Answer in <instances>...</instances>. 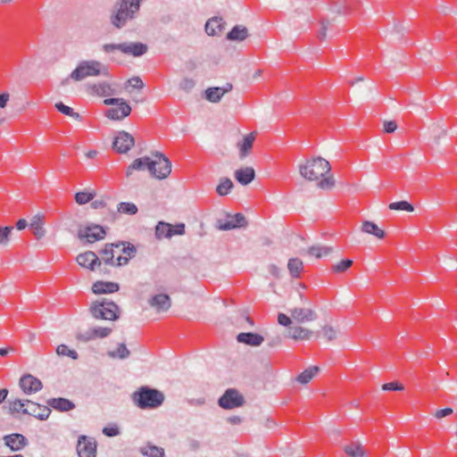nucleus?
<instances>
[{"instance_id":"obj_1","label":"nucleus","mask_w":457,"mask_h":457,"mask_svg":"<svg viewBox=\"0 0 457 457\" xmlns=\"http://www.w3.org/2000/svg\"><path fill=\"white\" fill-rule=\"evenodd\" d=\"M299 173L306 180L318 181V187L323 190H329L335 186L333 177L324 176L330 170L329 162L321 157H313L299 164Z\"/></svg>"},{"instance_id":"obj_2","label":"nucleus","mask_w":457,"mask_h":457,"mask_svg":"<svg viewBox=\"0 0 457 457\" xmlns=\"http://www.w3.org/2000/svg\"><path fill=\"white\" fill-rule=\"evenodd\" d=\"M138 11L137 2L131 3L129 0H116L112 8L110 22L114 28L120 29L129 21L136 19Z\"/></svg>"},{"instance_id":"obj_3","label":"nucleus","mask_w":457,"mask_h":457,"mask_svg":"<svg viewBox=\"0 0 457 457\" xmlns=\"http://www.w3.org/2000/svg\"><path fill=\"white\" fill-rule=\"evenodd\" d=\"M132 400L140 409H154L162 405L164 395L157 389L141 386L132 394Z\"/></svg>"},{"instance_id":"obj_4","label":"nucleus","mask_w":457,"mask_h":457,"mask_svg":"<svg viewBox=\"0 0 457 457\" xmlns=\"http://www.w3.org/2000/svg\"><path fill=\"white\" fill-rule=\"evenodd\" d=\"M106 68L98 61H83L71 73L70 78L80 81L87 77L106 74Z\"/></svg>"},{"instance_id":"obj_5","label":"nucleus","mask_w":457,"mask_h":457,"mask_svg":"<svg viewBox=\"0 0 457 457\" xmlns=\"http://www.w3.org/2000/svg\"><path fill=\"white\" fill-rule=\"evenodd\" d=\"M118 306L113 302H95L90 307L92 316L96 320H115L118 319Z\"/></svg>"},{"instance_id":"obj_6","label":"nucleus","mask_w":457,"mask_h":457,"mask_svg":"<svg viewBox=\"0 0 457 457\" xmlns=\"http://www.w3.org/2000/svg\"><path fill=\"white\" fill-rule=\"evenodd\" d=\"M244 403V396L235 388L227 389L218 400L219 406L225 410L238 408Z\"/></svg>"},{"instance_id":"obj_7","label":"nucleus","mask_w":457,"mask_h":457,"mask_svg":"<svg viewBox=\"0 0 457 457\" xmlns=\"http://www.w3.org/2000/svg\"><path fill=\"white\" fill-rule=\"evenodd\" d=\"M153 162H155L154 170H151V175L159 179L167 178L171 172V162L162 153L155 151L153 153Z\"/></svg>"},{"instance_id":"obj_8","label":"nucleus","mask_w":457,"mask_h":457,"mask_svg":"<svg viewBox=\"0 0 457 457\" xmlns=\"http://www.w3.org/2000/svg\"><path fill=\"white\" fill-rule=\"evenodd\" d=\"M96 447L95 438L85 435L79 436L76 447L79 457H96Z\"/></svg>"},{"instance_id":"obj_9","label":"nucleus","mask_w":457,"mask_h":457,"mask_svg":"<svg viewBox=\"0 0 457 457\" xmlns=\"http://www.w3.org/2000/svg\"><path fill=\"white\" fill-rule=\"evenodd\" d=\"M247 225L245 217L242 213L228 215L225 220H218L216 228L220 230H231L245 228Z\"/></svg>"},{"instance_id":"obj_10","label":"nucleus","mask_w":457,"mask_h":457,"mask_svg":"<svg viewBox=\"0 0 457 457\" xmlns=\"http://www.w3.org/2000/svg\"><path fill=\"white\" fill-rule=\"evenodd\" d=\"M106 232L100 225L90 224L85 228H80L78 231L79 238H86L88 243H94L104 237Z\"/></svg>"},{"instance_id":"obj_11","label":"nucleus","mask_w":457,"mask_h":457,"mask_svg":"<svg viewBox=\"0 0 457 457\" xmlns=\"http://www.w3.org/2000/svg\"><path fill=\"white\" fill-rule=\"evenodd\" d=\"M135 140L132 135L129 132L121 130L119 131L114 137L112 146L120 154L128 153L134 145Z\"/></svg>"},{"instance_id":"obj_12","label":"nucleus","mask_w":457,"mask_h":457,"mask_svg":"<svg viewBox=\"0 0 457 457\" xmlns=\"http://www.w3.org/2000/svg\"><path fill=\"white\" fill-rule=\"evenodd\" d=\"M19 386L26 395H33L43 387L42 382L31 374L23 375L19 381Z\"/></svg>"},{"instance_id":"obj_13","label":"nucleus","mask_w":457,"mask_h":457,"mask_svg":"<svg viewBox=\"0 0 457 457\" xmlns=\"http://www.w3.org/2000/svg\"><path fill=\"white\" fill-rule=\"evenodd\" d=\"M51 413V409L45 405H40L32 401H28L24 414L33 416L40 420H46L48 419Z\"/></svg>"},{"instance_id":"obj_14","label":"nucleus","mask_w":457,"mask_h":457,"mask_svg":"<svg viewBox=\"0 0 457 457\" xmlns=\"http://www.w3.org/2000/svg\"><path fill=\"white\" fill-rule=\"evenodd\" d=\"M148 50V46L141 42H123L120 43V52L134 57L144 55Z\"/></svg>"},{"instance_id":"obj_15","label":"nucleus","mask_w":457,"mask_h":457,"mask_svg":"<svg viewBox=\"0 0 457 457\" xmlns=\"http://www.w3.org/2000/svg\"><path fill=\"white\" fill-rule=\"evenodd\" d=\"M148 304L157 312H165L171 306V301L166 294H157L148 299Z\"/></svg>"},{"instance_id":"obj_16","label":"nucleus","mask_w":457,"mask_h":457,"mask_svg":"<svg viewBox=\"0 0 457 457\" xmlns=\"http://www.w3.org/2000/svg\"><path fill=\"white\" fill-rule=\"evenodd\" d=\"M226 21L222 17L214 16L210 18L205 23V32L209 36H220L226 29Z\"/></svg>"},{"instance_id":"obj_17","label":"nucleus","mask_w":457,"mask_h":457,"mask_svg":"<svg viewBox=\"0 0 457 457\" xmlns=\"http://www.w3.org/2000/svg\"><path fill=\"white\" fill-rule=\"evenodd\" d=\"M292 319L297 323H306L317 319L315 311L310 308L295 307L290 311Z\"/></svg>"},{"instance_id":"obj_18","label":"nucleus","mask_w":457,"mask_h":457,"mask_svg":"<svg viewBox=\"0 0 457 457\" xmlns=\"http://www.w3.org/2000/svg\"><path fill=\"white\" fill-rule=\"evenodd\" d=\"M130 112L131 107L125 100L123 104H118L117 107L108 109L105 112V116L112 120H121L128 117Z\"/></svg>"},{"instance_id":"obj_19","label":"nucleus","mask_w":457,"mask_h":457,"mask_svg":"<svg viewBox=\"0 0 457 457\" xmlns=\"http://www.w3.org/2000/svg\"><path fill=\"white\" fill-rule=\"evenodd\" d=\"M77 262L84 268H87L90 270H95L96 266L101 265V262L97 255L92 252L87 251L84 253H80L77 256Z\"/></svg>"},{"instance_id":"obj_20","label":"nucleus","mask_w":457,"mask_h":457,"mask_svg":"<svg viewBox=\"0 0 457 457\" xmlns=\"http://www.w3.org/2000/svg\"><path fill=\"white\" fill-rule=\"evenodd\" d=\"M4 442L12 451H19L28 445V439L21 434H11L4 436Z\"/></svg>"},{"instance_id":"obj_21","label":"nucleus","mask_w":457,"mask_h":457,"mask_svg":"<svg viewBox=\"0 0 457 457\" xmlns=\"http://www.w3.org/2000/svg\"><path fill=\"white\" fill-rule=\"evenodd\" d=\"M155 162L147 156L137 158L128 167L126 175L129 177L133 170H148L150 172L154 170Z\"/></svg>"},{"instance_id":"obj_22","label":"nucleus","mask_w":457,"mask_h":457,"mask_svg":"<svg viewBox=\"0 0 457 457\" xmlns=\"http://www.w3.org/2000/svg\"><path fill=\"white\" fill-rule=\"evenodd\" d=\"M237 340L247 345L259 346L263 343L264 337L256 333L243 332L237 336Z\"/></svg>"},{"instance_id":"obj_23","label":"nucleus","mask_w":457,"mask_h":457,"mask_svg":"<svg viewBox=\"0 0 457 457\" xmlns=\"http://www.w3.org/2000/svg\"><path fill=\"white\" fill-rule=\"evenodd\" d=\"M255 178V171L252 167H244L235 171V179L243 186L250 184Z\"/></svg>"},{"instance_id":"obj_24","label":"nucleus","mask_w":457,"mask_h":457,"mask_svg":"<svg viewBox=\"0 0 457 457\" xmlns=\"http://www.w3.org/2000/svg\"><path fill=\"white\" fill-rule=\"evenodd\" d=\"M119 288L120 287L117 283L106 281H96L92 286V291L96 295L114 293L117 292Z\"/></svg>"},{"instance_id":"obj_25","label":"nucleus","mask_w":457,"mask_h":457,"mask_svg":"<svg viewBox=\"0 0 457 457\" xmlns=\"http://www.w3.org/2000/svg\"><path fill=\"white\" fill-rule=\"evenodd\" d=\"M47 404L59 411H69L75 408V404L69 399L58 397L47 400Z\"/></svg>"},{"instance_id":"obj_26","label":"nucleus","mask_w":457,"mask_h":457,"mask_svg":"<svg viewBox=\"0 0 457 457\" xmlns=\"http://www.w3.org/2000/svg\"><path fill=\"white\" fill-rule=\"evenodd\" d=\"M312 331L299 326L289 327L287 337L295 340H308L312 336Z\"/></svg>"},{"instance_id":"obj_27","label":"nucleus","mask_w":457,"mask_h":457,"mask_svg":"<svg viewBox=\"0 0 457 457\" xmlns=\"http://www.w3.org/2000/svg\"><path fill=\"white\" fill-rule=\"evenodd\" d=\"M138 452L145 457H165L164 449L151 443L139 447Z\"/></svg>"},{"instance_id":"obj_28","label":"nucleus","mask_w":457,"mask_h":457,"mask_svg":"<svg viewBox=\"0 0 457 457\" xmlns=\"http://www.w3.org/2000/svg\"><path fill=\"white\" fill-rule=\"evenodd\" d=\"M255 139V134L250 133L246 135L242 142L237 144L239 148V159L244 160L249 154L253 147Z\"/></svg>"},{"instance_id":"obj_29","label":"nucleus","mask_w":457,"mask_h":457,"mask_svg":"<svg viewBox=\"0 0 457 457\" xmlns=\"http://www.w3.org/2000/svg\"><path fill=\"white\" fill-rule=\"evenodd\" d=\"M249 36L248 29L243 25H236L227 34V39L230 41H243Z\"/></svg>"},{"instance_id":"obj_30","label":"nucleus","mask_w":457,"mask_h":457,"mask_svg":"<svg viewBox=\"0 0 457 457\" xmlns=\"http://www.w3.org/2000/svg\"><path fill=\"white\" fill-rule=\"evenodd\" d=\"M29 228H31L34 236L40 239L46 235V229L43 227V217L39 214H37L32 217L30 220V222L29 224Z\"/></svg>"},{"instance_id":"obj_31","label":"nucleus","mask_w":457,"mask_h":457,"mask_svg":"<svg viewBox=\"0 0 457 457\" xmlns=\"http://www.w3.org/2000/svg\"><path fill=\"white\" fill-rule=\"evenodd\" d=\"M333 252V248L330 246H322V245H312L307 250H301V254H309L310 256H314L316 258H321L323 256L328 255Z\"/></svg>"},{"instance_id":"obj_32","label":"nucleus","mask_w":457,"mask_h":457,"mask_svg":"<svg viewBox=\"0 0 457 457\" xmlns=\"http://www.w3.org/2000/svg\"><path fill=\"white\" fill-rule=\"evenodd\" d=\"M344 452L350 457H365L367 455L361 442H353L344 446Z\"/></svg>"},{"instance_id":"obj_33","label":"nucleus","mask_w":457,"mask_h":457,"mask_svg":"<svg viewBox=\"0 0 457 457\" xmlns=\"http://www.w3.org/2000/svg\"><path fill=\"white\" fill-rule=\"evenodd\" d=\"M122 242L116 244H106L104 248L101 251L102 260L105 264L114 266V253L113 247L119 248Z\"/></svg>"},{"instance_id":"obj_34","label":"nucleus","mask_w":457,"mask_h":457,"mask_svg":"<svg viewBox=\"0 0 457 457\" xmlns=\"http://www.w3.org/2000/svg\"><path fill=\"white\" fill-rule=\"evenodd\" d=\"M361 231L366 234L373 235L377 238H383L385 237V231L379 228L374 222L365 220L361 226Z\"/></svg>"},{"instance_id":"obj_35","label":"nucleus","mask_w":457,"mask_h":457,"mask_svg":"<svg viewBox=\"0 0 457 457\" xmlns=\"http://www.w3.org/2000/svg\"><path fill=\"white\" fill-rule=\"evenodd\" d=\"M155 237L158 239L171 237V224L159 221L155 227Z\"/></svg>"},{"instance_id":"obj_36","label":"nucleus","mask_w":457,"mask_h":457,"mask_svg":"<svg viewBox=\"0 0 457 457\" xmlns=\"http://www.w3.org/2000/svg\"><path fill=\"white\" fill-rule=\"evenodd\" d=\"M29 400H21V399H14V400H8V409L9 412L11 414L15 413H23L24 410H26L27 403Z\"/></svg>"},{"instance_id":"obj_37","label":"nucleus","mask_w":457,"mask_h":457,"mask_svg":"<svg viewBox=\"0 0 457 457\" xmlns=\"http://www.w3.org/2000/svg\"><path fill=\"white\" fill-rule=\"evenodd\" d=\"M287 269L293 278H299L303 269V262L298 258H291L287 262Z\"/></svg>"},{"instance_id":"obj_38","label":"nucleus","mask_w":457,"mask_h":457,"mask_svg":"<svg viewBox=\"0 0 457 457\" xmlns=\"http://www.w3.org/2000/svg\"><path fill=\"white\" fill-rule=\"evenodd\" d=\"M319 370H320L319 367H317V366H311L308 369H306L305 370H303L297 377L296 379L301 384H307V383H309L311 381V379L312 378H314L318 374Z\"/></svg>"},{"instance_id":"obj_39","label":"nucleus","mask_w":457,"mask_h":457,"mask_svg":"<svg viewBox=\"0 0 457 457\" xmlns=\"http://www.w3.org/2000/svg\"><path fill=\"white\" fill-rule=\"evenodd\" d=\"M93 90L95 93L101 96H112L114 95V89L112 86L107 82H101L98 84H95L93 86Z\"/></svg>"},{"instance_id":"obj_40","label":"nucleus","mask_w":457,"mask_h":457,"mask_svg":"<svg viewBox=\"0 0 457 457\" xmlns=\"http://www.w3.org/2000/svg\"><path fill=\"white\" fill-rule=\"evenodd\" d=\"M223 96L220 87H209L205 90V98L211 103H219Z\"/></svg>"},{"instance_id":"obj_41","label":"nucleus","mask_w":457,"mask_h":457,"mask_svg":"<svg viewBox=\"0 0 457 457\" xmlns=\"http://www.w3.org/2000/svg\"><path fill=\"white\" fill-rule=\"evenodd\" d=\"M233 187V182L228 178H223L220 179V184L216 187V192L220 195H228Z\"/></svg>"},{"instance_id":"obj_42","label":"nucleus","mask_w":457,"mask_h":457,"mask_svg":"<svg viewBox=\"0 0 457 457\" xmlns=\"http://www.w3.org/2000/svg\"><path fill=\"white\" fill-rule=\"evenodd\" d=\"M117 211L120 213L134 215L137 212L138 209L137 205L133 203L121 202L117 205Z\"/></svg>"},{"instance_id":"obj_43","label":"nucleus","mask_w":457,"mask_h":457,"mask_svg":"<svg viewBox=\"0 0 457 457\" xmlns=\"http://www.w3.org/2000/svg\"><path fill=\"white\" fill-rule=\"evenodd\" d=\"M431 131L435 135L434 140L436 144L439 143L441 137H445L447 134L446 128H445L440 121L432 125Z\"/></svg>"},{"instance_id":"obj_44","label":"nucleus","mask_w":457,"mask_h":457,"mask_svg":"<svg viewBox=\"0 0 457 457\" xmlns=\"http://www.w3.org/2000/svg\"><path fill=\"white\" fill-rule=\"evenodd\" d=\"M112 328L96 327L90 330V338H104L112 332Z\"/></svg>"},{"instance_id":"obj_45","label":"nucleus","mask_w":457,"mask_h":457,"mask_svg":"<svg viewBox=\"0 0 457 457\" xmlns=\"http://www.w3.org/2000/svg\"><path fill=\"white\" fill-rule=\"evenodd\" d=\"M388 208L390 210L406 211V212H410L414 211V207L407 201H399V202L391 203L388 205Z\"/></svg>"},{"instance_id":"obj_46","label":"nucleus","mask_w":457,"mask_h":457,"mask_svg":"<svg viewBox=\"0 0 457 457\" xmlns=\"http://www.w3.org/2000/svg\"><path fill=\"white\" fill-rule=\"evenodd\" d=\"M130 352L125 344H120L116 351L110 352L109 355L112 358L126 359L129 356Z\"/></svg>"},{"instance_id":"obj_47","label":"nucleus","mask_w":457,"mask_h":457,"mask_svg":"<svg viewBox=\"0 0 457 457\" xmlns=\"http://www.w3.org/2000/svg\"><path fill=\"white\" fill-rule=\"evenodd\" d=\"M56 353L59 356H68L72 360H77L79 355L75 350L70 349L66 345H60L56 348Z\"/></svg>"},{"instance_id":"obj_48","label":"nucleus","mask_w":457,"mask_h":457,"mask_svg":"<svg viewBox=\"0 0 457 457\" xmlns=\"http://www.w3.org/2000/svg\"><path fill=\"white\" fill-rule=\"evenodd\" d=\"M96 194L93 193V192H86V191H82V192H78L76 195H75V201L77 204H86L87 203H89L91 200L94 199Z\"/></svg>"},{"instance_id":"obj_49","label":"nucleus","mask_w":457,"mask_h":457,"mask_svg":"<svg viewBox=\"0 0 457 457\" xmlns=\"http://www.w3.org/2000/svg\"><path fill=\"white\" fill-rule=\"evenodd\" d=\"M12 230L13 228L11 226L0 227V245H8Z\"/></svg>"},{"instance_id":"obj_50","label":"nucleus","mask_w":457,"mask_h":457,"mask_svg":"<svg viewBox=\"0 0 457 457\" xmlns=\"http://www.w3.org/2000/svg\"><path fill=\"white\" fill-rule=\"evenodd\" d=\"M323 336L328 340L332 341L337 338L338 331L332 326L326 325L322 328Z\"/></svg>"},{"instance_id":"obj_51","label":"nucleus","mask_w":457,"mask_h":457,"mask_svg":"<svg viewBox=\"0 0 457 457\" xmlns=\"http://www.w3.org/2000/svg\"><path fill=\"white\" fill-rule=\"evenodd\" d=\"M353 265V261L350 259H345L340 262L333 265L332 270L337 273L344 272Z\"/></svg>"},{"instance_id":"obj_52","label":"nucleus","mask_w":457,"mask_h":457,"mask_svg":"<svg viewBox=\"0 0 457 457\" xmlns=\"http://www.w3.org/2000/svg\"><path fill=\"white\" fill-rule=\"evenodd\" d=\"M123 244L120 245L122 246L121 252L124 254V256H127L129 258H133L137 253V249L134 245L127 242H122Z\"/></svg>"},{"instance_id":"obj_53","label":"nucleus","mask_w":457,"mask_h":457,"mask_svg":"<svg viewBox=\"0 0 457 457\" xmlns=\"http://www.w3.org/2000/svg\"><path fill=\"white\" fill-rule=\"evenodd\" d=\"M335 21V19L331 20H323L321 21V28L319 31V37L321 40H324L327 37V31L328 30L331 24Z\"/></svg>"},{"instance_id":"obj_54","label":"nucleus","mask_w":457,"mask_h":457,"mask_svg":"<svg viewBox=\"0 0 457 457\" xmlns=\"http://www.w3.org/2000/svg\"><path fill=\"white\" fill-rule=\"evenodd\" d=\"M195 85V82L193 79L184 78L179 83V87L184 91L189 92L194 88Z\"/></svg>"},{"instance_id":"obj_55","label":"nucleus","mask_w":457,"mask_h":457,"mask_svg":"<svg viewBox=\"0 0 457 457\" xmlns=\"http://www.w3.org/2000/svg\"><path fill=\"white\" fill-rule=\"evenodd\" d=\"M382 389L385 391H402L404 389V386L398 382H390L384 384Z\"/></svg>"},{"instance_id":"obj_56","label":"nucleus","mask_w":457,"mask_h":457,"mask_svg":"<svg viewBox=\"0 0 457 457\" xmlns=\"http://www.w3.org/2000/svg\"><path fill=\"white\" fill-rule=\"evenodd\" d=\"M127 84L129 86H130L131 87L137 88V89H142L144 87L143 80L137 76L129 79L127 81Z\"/></svg>"},{"instance_id":"obj_57","label":"nucleus","mask_w":457,"mask_h":457,"mask_svg":"<svg viewBox=\"0 0 457 457\" xmlns=\"http://www.w3.org/2000/svg\"><path fill=\"white\" fill-rule=\"evenodd\" d=\"M185 234V224L184 223H177L176 225H171V237L173 236H182Z\"/></svg>"},{"instance_id":"obj_58","label":"nucleus","mask_w":457,"mask_h":457,"mask_svg":"<svg viewBox=\"0 0 457 457\" xmlns=\"http://www.w3.org/2000/svg\"><path fill=\"white\" fill-rule=\"evenodd\" d=\"M55 108L64 115L71 116L73 112V109L70 106L65 105L63 103L59 102L55 104Z\"/></svg>"},{"instance_id":"obj_59","label":"nucleus","mask_w":457,"mask_h":457,"mask_svg":"<svg viewBox=\"0 0 457 457\" xmlns=\"http://www.w3.org/2000/svg\"><path fill=\"white\" fill-rule=\"evenodd\" d=\"M292 320H294L292 319V317H288L287 315L284 314V313H279L278 315V322L279 325L281 326H284V327H289L292 323Z\"/></svg>"},{"instance_id":"obj_60","label":"nucleus","mask_w":457,"mask_h":457,"mask_svg":"<svg viewBox=\"0 0 457 457\" xmlns=\"http://www.w3.org/2000/svg\"><path fill=\"white\" fill-rule=\"evenodd\" d=\"M103 433H104V435L110 436V437L116 436L120 434V429L117 426L105 427L103 429Z\"/></svg>"},{"instance_id":"obj_61","label":"nucleus","mask_w":457,"mask_h":457,"mask_svg":"<svg viewBox=\"0 0 457 457\" xmlns=\"http://www.w3.org/2000/svg\"><path fill=\"white\" fill-rule=\"evenodd\" d=\"M453 412V410L452 408H445V409L437 410L434 413V416L437 420H441V419H443V418H445L446 416L451 415Z\"/></svg>"},{"instance_id":"obj_62","label":"nucleus","mask_w":457,"mask_h":457,"mask_svg":"<svg viewBox=\"0 0 457 457\" xmlns=\"http://www.w3.org/2000/svg\"><path fill=\"white\" fill-rule=\"evenodd\" d=\"M397 124L394 120H386L384 122V131L386 133H393L396 130Z\"/></svg>"},{"instance_id":"obj_63","label":"nucleus","mask_w":457,"mask_h":457,"mask_svg":"<svg viewBox=\"0 0 457 457\" xmlns=\"http://www.w3.org/2000/svg\"><path fill=\"white\" fill-rule=\"evenodd\" d=\"M102 48H103V51L106 54L112 53L115 50L120 51V44H104Z\"/></svg>"},{"instance_id":"obj_64","label":"nucleus","mask_w":457,"mask_h":457,"mask_svg":"<svg viewBox=\"0 0 457 457\" xmlns=\"http://www.w3.org/2000/svg\"><path fill=\"white\" fill-rule=\"evenodd\" d=\"M347 6L343 4H337L333 8V12L336 14H345Z\"/></svg>"}]
</instances>
